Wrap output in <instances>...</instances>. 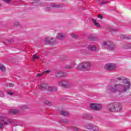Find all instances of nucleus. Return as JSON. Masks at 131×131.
Here are the masks:
<instances>
[{
	"instance_id": "obj_40",
	"label": "nucleus",
	"mask_w": 131,
	"mask_h": 131,
	"mask_svg": "<svg viewBox=\"0 0 131 131\" xmlns=\"http://www.w3.org/2000/svg\"><path fill=\"white\" fill-rule=\"evenodd\" d=\"M57 6L58 5H55V4L51 5V7H52V8H57Z\"/></svg>"
},
{
	"instance_id": "obj_17",
	"label": "nucleus",
	"mask_w": 131,
	"mask_h": 131,
	"mask_svg": "<svg viewBox=\"0 0 131 131\" xmlns=\"http://www.w3.org/2000/svg\"><path fill=\"white\" fill-rule=\"evenodd\" d=\"M57 87L55 86H51L48 88V91L49 92H52V93H54V92H57Z\"/></svg>"
},
{
	"instance_id": "obj_36",
	"label": "nucleus",
	"mask_w": 131,
	"mask_h": 131,
	"mask_svg": "<svg viewBox=\"0 0 131 131\" xmlns=\"http://www.w3.org/2000/svg\"><path fill=\"white\" fill-rule=\"evenodd\" d=\"M44 10H45V11H46V12L51 11V7H46L44 9Z\"/></svg>"
},
{
	"instance_id": "obj_22",
	"label": "nucleus",
	"mask_w": 131,
	"mask_h": 131,
	"mask_svg": "<svg viewBox=\"0 0 131 131\" xmlns=\"http://www.w3.org/2000/svg\"><path fill=\"white\" fill-rule=\"evenodd\" d=\"M89 50H84V49H82L80 50V52L81 53V54H84L85 55H88V54H89V53H88V51Z\"/></svg>"
},
{
	"instance_id": "obj_10",
	"label": "nucleus",
	"mask_w": 131,
	"mask_h": 131,
	"mask_svg": "<svg viewBox=\"0 0 131 131\" xmlns=\"http://www.w3.org/2000/svg\"><path fill=\"white\" fill-rule=\"evenodd\" d=\"M54 39L53 38H51L50 37H47L45 38L44 40V43L45 45H50L51 43V40H53Z\"/></svg>"
},
{
	"instance_id": "obj_47",
	"label": "nucleus",
	"mask_w": 131,
	"mask_h": 131,
	"mask_svg": "<svg viewBox=\"0 0 131 131\" xmlns=\"http://www.w3.org/2000/svg\"><path fill=\"white\" fill-rule=\"evenodd\" d=\"M93 22H94V24H95L97 23V20L96 19L93 18L92 19Z\"/></svg>"
},
{
	"instance_id": "obj_18",
	"label": "nucleus",
	"mask_w": 131,
	"mask_h": 131,
	"mask_svg": "<svg viewBox=\"0 0 131 131\" xmlns=\"http://www.w3.org/2000/svg\"><path fill=\"white\" fill-rule=\"evenodd\" d=\"M107 108L110 111H114V104L111 103L107 105Z\"/></svg>"
},
{
	"instance_id": "obj_20",
	"label": "nucleus",
	"mask_w": 131,
	"mask_h": 131,
	"mask_svg": "<svg viewBox=\"0 0 131 131\" xmlns=\"http://www.w3.org/2000/svg\"><path fill=\"white\" fill-rule=\"evenodd\" d=\"M85 127L86 129H92L93 128V124H87L85 125Z\"/></svg>"
},
{
	"instance_id": "obj_29",
	"label": "nucleus",
	"mask_w": 131,
	"mask_h": 131,
	"mask_svg": "<svg viewBox=\"0 0 131 131\" xmlns=\"http://www.w3.org/2000/svg\"><path fill=\"white\" fill-rule=\"evenodd\" d=\"M107 3H110V2H102L100 3V6H103L104 5H106V4H107Z\"/></svg>"
},
{
	"instance_id": "obj_25",
	"label": "nucleus",
	"mask_w": 131,
	"mask_h": 131,
	"mask_svg": "<svg viewBox=\"0 0 131 131\" xmlns=\"http://www.w3.org/2000/svg\"><path fill=\"white\" fill-rule=\"evenodd\" d=\"M61 121L62 123H68L69 122V120L67 119H62Z\"/></svg>"
},
{
	"instance_id": "obj_43",
	"label": "nucleus",
	"mask_w": 131,
	"mask_h": 131,
	"mask_svg": "<svg viewBox=\"0 0 131 131\" xmlns=\"http://www.w3.org/2000/svg\"><path fill=\"white\" fill-rule=\"evenodd\" d=\"M120 38H121L122 39H125V35H121L120 36Z\"/></svg>"
},
{
	"instance_id": "obj_33",
	"label": "nucleus",
	"mask_w": 131,
	"mask_h": 131,
	"mask_svg": "<svg viewBox=\"0 0 131 131\" xmlns=\"http://www.w3.org/2000/svg\"><path fill=\"white\" fill-rule=\"evenodd\" d=\"M74 131H79L80 130V128L77 127H74L73 128Z\"/></svg>"
},
{
	"instance_id": "obj_49",
	"label": "nucleus",
	"mask_w": 131,
	"mask_h": 131,
	"mask_svg": "<svg viewBox=\"0 0 131 131\" xmlns=\"http://www.w3.org/2000/svg\"><path fill=\"white\" fill-rule=\"evenodd\" d=\"M98 18H100V19H103V16H102V15H101V14H99L98 15Z\"/></svg>"
},
{
	"instance_id": "obj_54",
	"label": "nucleus",
	"mask_w": 131,
	"mask_h": 131,
	"mask_svg": "<svg viewBox=\"0 0 131 131\" xmlns=\"http://www.w3.org/2000/svg\"><path fill=\"white\" fill-rule=\"evenodd\" d=\"M98 1H100V0H98Z\"/></svg>"
},
{
	"instance_id": "obj_4",
	"label": "nucleus",
	"mask_w": 131,
	"mask_h": 131,
	"mask_svg": "<svg viewBox=\"0 0 131 131\" xmlns=\"http://www.w3.org/2000/svg\"><path fill=\"white\" fill-rule=\"evenodd\" d=\"M102 46L106 48V49H108V50H110L111 51H112L115 49V45L109 41L104 42Z\"/></svg>"
},
{
	"instance_id": "obj_51",
	"label": "nucleus",
	"mask_w": 131,
	"mask_h": 131,
	"mask_svg": "<svg viewBox=\"0 0 131 131\" xmlns=\"http://www.w3.org/2000/svg\"><path fill=\"white\" fill-rule=\"evenodd\" d=\"M15 26H19L20 25V24L19 23H16L15 24Z\"/></svg>"
},
{
	"instance_id": "obj_8",
	"label": "nucleus",
	"mask_w": 131,
	"mask_h": 131,
	"mask_svg": "<svg viewBox=\"0 0 131 131\" xmlns=\"http://www.w3.org/2000/svg\"><path fill=\"white\" fill-rule=\"evenodd\" d=\"M122 109V105L119 103H116L114 104V111L118 112V111H121Z\"/></svg>"
},
{
	"instance_id": "obj_1",
	"label": "nucleus",
	"mask_w": 131,
	"mask_h": 131,
	"mask_svg": "<svg viewBox=\"0 0 131 131\" xmlns=\"http://www.w3.org/2000/svg\"><path fill=\"white\" fill-rule=\"evenodd\" d=\"M124 77H118L117 79L118 80H126V84H115L114 86L111 85H107L106 88V91L107 94H117V95H121L123 93L126 92L130 89V82L128 81V78H126L123 79Z\"/></svg>"
},
{
	"instance_id": "obj_2",
	"label": "nucleus",
	"mask_w": 131,
	"mask_h": 131,
	"mask_svg": "<svg viewBox=\"0 0 131 131\" xmlns=\"http://www.w3.org/2000/svg\"><path fill=\"white\" fill-rule=\"evenodd\" d=\"M12 123V120L7 117H0V129L4 128L5 125H9Z\"/></svg>"
},
{
	"instance_id": "obj_42",
	"label": "nucleus",
	"mask_w": 131,
	"mask_h": 131,
	"mask_svg": "<svg viewBox=\"0 0 131 131\" xmlns=\"http://www.w3.org/2000/svg\"><path fill=\"white\" fill-rule=\"evenodd\" d=\"M116 30H116L115 29L112 28V29H111V32H112V33L115 32V31H116Z\"/></svg>"
},
{
	"instance_id": "obj_7",
	"label": "nucleus",
	"mask_w": 131,
	"mask_h": 131,
	"mask_svg": "<svg viewBox=\"0 0 131 131\" xmlns=\"http://www.w3.org/2000/svg\"><path fill=\"white\" fill-rule=\"evenodd\" d=\"M104 68L106 69V70H108L109 71H113V70H115L116 66L113 63H107L105 65Z\"/></svg>"
},
{
	"instance_id": "obj_26",
	"label": "nucleus",
	"mask_w": 131,
	"mask_h": 131,
	"mask_svg": "<svg viewBox=\"0 0 131 131\" xmlns=\"http://www.w3.org/2000/svg\"><path fill=\"white\" fill-rule=\"evenodd\" d=\"M0 98H5V93L2 90H0Z\"/></svg>"
},
{
	"instance_id": "obj_3",
	"label": "nucleus",
	"mask_w": 131,
	"mask_h": 131,
	"mask_svg": "<svg viewBox=\"0 0 131 131\" xmlns=\"http://www.w3.org/2000/svg\"><path fill=\"white\" fill-rule=\"evenodd\" d=\"M92 64L89 62H83L79 64L78 68L84 71H90Z\"/></svg>"
},
{
	"instance_id": "obj_46",
	"label": "nucleus",
	"mask_w": 131,
	"mask_h": 131,
	"mask_svg": "<svg viewBox=\"0 0 131 131\" xmlns=\"http://www.w3.org/2000/svg\"><path fill=\"white\" fill-rule=\"evenodd\" d=\"M96 27H100V24L96 23L95 24H94Z\"/></svg>"
},
{
	"instance_id": "obj_9",
	"label": "nucleus",
	"mask_w": 131,
	"mask_h": 131,
	"mask_svg": "<svg viewBox=\"0 0 131 131\" xmlns=\"http://www.w3.org/2000/svg\"><path fill=\"white\" fill-rule=\"evenodd\" d=\"M67 76V74L64 72H62L61 71H58L55 73V77L58 78H60L61 77H64Z\"/></svg>"
},
{
	"instance_id": "obj_44",
	"label": "nucleus",
	"mask_w": 131,
	"mask_h": 131,
	"mask_svg": "<svg viewBox=\"0 0 131 131\" xmlns=\"http://www.w3.org/2000/svg\"><path fill=\"white\" fill-rule=\"evenodd\" d=\"M43 74H37L36 75V77H41V76H42Z\"/></svg>"
},
{
	"instance_id": "obj_38",
	"label": "nucleus",
	"mask_w": 131,
	"mask_h": 131,
	"mask_svg": "<svg viewBox=\"0 0 131 131\" xmlns=\"http://www.w3.org/2000/svg\"><path fill=\"white\" fill-rule=\"evenodd\" d=\"M64 7V4H61L57 5V8H63Z\"/></svg>"
},
{
	"instance_id": "obj_35",
	"label": "nucleus",
	"mask_w": 131,
	"mask_h": 131,
	"mask_svg": "<svg viewBox=\"0 0 131 131\" xmlns=\"http://www.w3.org/2000/svg\"><path fill=\"white\" fill-rule=\"evenodd\" d=\"M6 41H8L9 43L14 42V39H6Z\"/></svg>"
},
{
	"instance_id": "obj_24",
	"label": "nucleus",
	"mask_w": 131,
	"mask_h": 131,
	"mask_svg": "<svg viewBox=\"0 0 131 131\" xmlns=\"http://www.w3.org/2000/svg\"><path fill=\"white\" fill-rule=\"evenodd\" d=\"M39 56H38L37 55L35 54L33 55L32 60L33 61H35V59H39Z\"/></svg>"
},
{
	"instance_id": "obj_45",
	"label": "nucleus",
	"mask_w": 131,
	"mask_h": 131,
	"mask_svg": "<svg viewBox=\"0 0 131 131\" xmlns=\"http://www.w3.org/2000/svg\"><path fill=\"white\" fill-rule=\"evenodd\" d=\"M62 60H68V57H66V56H64V57H62L61 58Z\"/></svg>"
},
{
	"instance_id": "obj_52",
	"label": "nucleus",
	"mask_w": 131,
	"mask_h": 131,
	"mask_svg": "<svg viewBox=\"0 0 131 131\" xmlns=\"http://www.w3.org/2000/svg\"><path fill=\"white\" fill-rule=\"evenodd\" d=\"M4 45H6V42H4Z\"/></svg>"
},
{
	"instance_id": "obj_53",
	"label": "nucleus",
	"mask_w": 131,
	"mask_h": 131,
	"mask_svg": "<svg viewBox=\"0 0 131 131\" xmlns=\"http://www.w3.org/2000/svg\"><path fill=\"white\" fill-rule=\"evenodd\" d=\"M0 6H1V4H0Z\"/></svg>"
},
{
	"instance_id": "obj_39",
	"label": "nucleus",
	"mask_w": 131,
	"mask_h": 131,
	"mask_svg": "<svg viewBox=\"0 0 131 131\" xmlns=\"http://www.w3.org/2000/svg\"><path fill=\"white\" fill-rule=\"evenodd\" d=\"M7 94L9 95L10 96H13L14 95V93L12 92V91H9L7 92Z\"/></svg>"
},
{
	"instance_id": "obj_23",
	"label": "nucleus",
	"mask_w": 131,
	"mask_h": 131,
	"mask_svg": "<svg viewBox=\"0 0 131 131\" xmlns=\"http://www.w3.org/2000/svg\"><path fill=\"white\" fill-rule=\"evenodd\" d=\"M50 41L51 42L49 44L50 46H54V45H57V41L56 40L53 39L52 40H50Z\"/></svg>"
},
{
	"instance_id": "obj_11",
	"label": "nucleus",
	"mask_w": 131,
	"mask_h": 131,
	"mask_svg": "<svg viewBox=\"0 0 131 131\" xmlns=\"http://www.w3.org/2000/svg\"><path fill=\"white\" fill-rule=\"evenodd\" d=\"M65 36H66V35L64 33H58L57 34L56 38H57V39L62 40L65 38Z\"/></svg>"
},
{
	"instance_id": "obj_34",
	"label": "nucleus",
	"mask_w": 131,
	"mask_h": 131,
	"mask_svg": "<svg viewBox=\"0 0 131 131\" xmlns=\"http://www.w3.org/2000/svg\"><path fill=\"white\" fill-rule=\"evenodd\" d=\"M75 65H76V63H75V62H73L70 64V66L72 69V68H74L75 67Z\"/></svg>"
},
{
	"instance_id": "obj_16",
	"label": "nucleus",
	"mask_w": 131,
	"mask_h": 131,
	"mask_svg": "<svg viewBox=\"0 0 131 131\" xmlns=\"http://www.w3.org/2000/svg\"><path fill=\"white\" fill-rule=\"evenodd\" d=\"M88 39H89L90 41H96V40H98V38H97V37L90 35L88 37Z\"/></svg>"
},
{
	"instance_id": "obj_15",
	"label": "nucleus",
	"mask_w": 131,
	"mask_h": 131,
	"mask_svg": "<svg viewBox=\"0 0 131 131\" xmlns=\"http://www.w3.org/2000/svg\"><path fill=\"white\" fill-rule=\"evenodd\" d=\"M10 114H12V115H15L16 114H19V112L18 110H11L9 111Z\"/></svg>"
},
{
	"instance_id": "obj_5",
	"label": "nucleus",
	"mask_w": 131,
	"mask_h": 131,
	"mask_svg": "<svg viewBox=\"0 0 131 131\" xmlns=\"http://www.w3.org/2000/svg\"><path fill=\"white\" fill-rule=\"evenodd\" d=\"M90 108L95 111H100L102 109V105L99 103H91Z\"/></svg>"
},
{
	"instance_id": "obj_19",
	"label": "nucleus",
	"mask_w": 131,
	"mask_h": 131,
	"mask_svg": "<svg viewBox=\"0 0 131 131\" xmlns=\"http://www.w3.org/2000/svg\"><path fill=\"white\" fill-rule=\"evenodd\" d=\"M122 49H124L125 50L131 49V45L130 44H124L122 46Z\"/></svg>"
},
{
	"instance_id": "obj_6",
	"label": "nucleus",
	"mask_w": 131,
	"mask_h": 131,
	"mask_svg": "<svg viewBox=\"0 0 131 131\" xmlns=\"http://www.w3.org/2000/svg\"><path fill=\"white\" fill-rule=\"evenodd\" d=\"M58 85L59 86H62V88H71V84L70 82L67 81H60L58 83Z\"/></svg>"
},
{
	"instance_id": "obj_32",
	"label": "nucleus",
	"mask_w": 131,
	"mask_h": 131,
	"mask_svg": "<svg viewBox=\"0 0 131 131\" xmlns=\"http://www.w3.org/2000/svg\"><path fill=\"white\" fill-rule=\"evenodd\" d=\"M66 69H68L69 70H70V69H72V68H71V66L67 65L65 67Z\"/></svg>"
},
{
	"instance_id": "obj_50",
	"label": "nucleus",
	"mask_w": 131,
	"mask_h": 131,
	"mask_svg": "<svg viewBox=\"0 0 131 131\" xmlns=\"http://www.w3.org/2000/svg\"><path fill=\"white\" fill-rule=\"evenodd\" d=\"M50 72H51V71L50 70H48V71H46L44 72V73H47V74H49L50 73Z\"/></svg>"
},
{
	"instance_id": "obj_31",
	"label": "nucleus",
	"mask_w": 131,
	"mask_h": 131,
	"mask_svg": "<svg viewBox=\"0 0 131 131\" xmlns=\"http://www.w3.org/2000/svg\"><path fill=\"white\" fill-rule=\"evenodd\" d=\"M45 103L46 105H48V106L52 105V102H51L49 101H46Z\"/></svg>"
},
{
	"instance_id": "obj_13",
	"label": "nucleus",
	"mask_w": 131,
	"mask_h": 131,
	"mask_svg": "<svg viewBox=\"0 0 131 131\" xmlns=\"http://www.w3.org/2000/svg\"><path fill=\"white\" fill-rule=\"evenodd\" d=\"M40 88L41 90H48L49 89V85L46 83H43L40 84Z\"/></svg>"
},
{
	"instance_id": "obj_30",
	"label": "nucleus",
	"mask_w": 131,
	"mask_h": 131,
	"mask_svg": "<svg viewBox=\"0 0 131 131\" xmlns=\"http://www.w3.org/2000/svg\"><path fill=\"white\" fill-rule=\"evenodd\" d=\"M6 86H9V88H13L14 86V84L13 83H8L6 84Z\"/></svg>"
},
{
	"instance_id": "obj_21",
	"label": "nucleus",
	"mask_w": 131,
	"mask_h": 131,
	"mask_svg": "<svg viewBox=\"0 0 131 131\" xmlns=\"http://www.w3.org/2000/svg\"><path fill=\"white\" fill-rule=\"evenodd\" d=\"M0 70L3 72L6 71V67H4V65L2 63H0Z\"/></svg>"
},
{
	"instance_id": "obj_14",
	"label": "nucleus",
	"mask_w": 131,
	"mask_h": 131,
	"mask_svg": "<svg viewBox=\"0 0 131 131\" xmlns=\"http://www.w3.org/2000/svg\"><path fill=\"white\" fill-rule=\"evenodd\" d=\"M60 115H62V116L67 117L69 116L70 115L68 112L62 110L60 112Z\"/></svg>"
},
{
	"instance_id": "obj_28",
	"label": "nucleus",
	"mask_w": 131,
	"mask_h": 131,
	"mask_svg": "<svg viewBox=\"0 0 131 131\" xmlns=\"http://www.w3.org/2000/svg\"><path fill=\"white\" fill-rule=\"evenodd\" d=\"M21 108L22 110H27V109H28V106L27 105H23L21 106Z\"/></svg>"
},
{
	"instance_id": "obj_12",
	"label": "nucleus",
	"mask_w": 131,
	"mask_h": 131,
	"mask_svg": "<svg viewBox=\"0 0 131 131\" xmlns=\"http://www.w3.org/2000/svg\"><path fill=\"white\" fill-rule=\"evenodd\" d=\"M88 51H97V47L94 45H89L87 47Z\"/></svg>"
},
{
	"instance_id": "obj_48",
	"label": "nucleus",
	"mask_w": 131,
	"mask_h": 131,
	"mask_svg": "<svg viewBox=\"0 0 131 131\" xmlns=\"http://www.w3.org/2000/svg\"><path fill=\"white\" fill-rule=\"evenodd\" d=\"M72 37L73 38H76V37H77V35L73 34L72 35Z\"/></svg>"
},
{
	"instance_id": "obj_27",
	"label": "nucleus",
	"mask_w": 131,
	"mask_h": 131,
	"mask_svg": "<svg viewBox=\"0 0 131 131\" xmlns=\"http://www.w3.org/2000/svg\"><path fill=\"white\" fill-rule=\"evenodd\" d=\"M93 131H98L99 130V128L97 127L96 126H92V129Z\"/></svg>"
},
{
	"instance_id": "obj_37",
	"label": "nucleus",
	"mask_w": 131,
	"mask_h": 131,
	"mask_svg": "<svg viewBox=\"0 0 131 131\" xmlns=\"http://www.w3.org/2000/svg\"><path fill=\"white\" fill-rule=\"evenodd\" d=\"M3 2H5L6 4H10L12 0H3Z\"/></svg>"
},
{
	"instance_id": "obj_41",
	"label": "nucleus",
	"mask_w": 131,
	"mask_h": 131,
	"mask_svg": "<svg viewBox=\"0 0 131 131\" xmlns=\"http://www.w3.org/2000/svg\"><path fill=\"white\" fill-rule=\"evenodd\" d=\"M125 39H128V40L131 39V36H125Z\"/></svg>"
}]
</instances>
